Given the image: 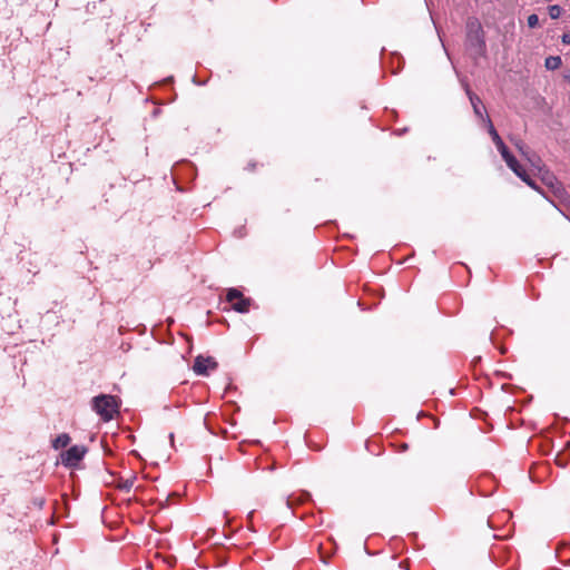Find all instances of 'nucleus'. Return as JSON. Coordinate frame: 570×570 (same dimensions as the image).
<instances>
[{
	"label": "nucleus",
	"instance_id": "1",
	"mask_svg": "<svg viewBox=\"0 0 570 570\" xmlns=\"http://www.w3.org/2000/svg\"><path fill=\"white\" fill-rule=\"evenodd\" d=\"M91 407L102 421L109 422L119 412V402L114 395L100 394L91 400Z\"/></svg>",
	"mask_w": 570,
	"mask_h": 570
},
{
	"label": "nucleus",
	"instance_id": "2",
	"mask_svg": "<svg viewBox=\"0 0 570 570\" xmlns=\"http://www.w3.org/2000/svg\"><path fill=\"white\" fill-rule=\"evenodd\" d=\"M466 41L470 48L476 50L479 55H483L485 50L484 32L478 20H471L466 24Z\"/></svg>",
	"mask_w": 570,
	"mask_h": 570
},
{
	"label": "nucleus",
	"instance_id": "3",
	"mask_svg": "<svg viewBox=\"0 0 570 570\" xmlns=\"http://www.w3.org/2000/svg\"><path fill=\"white\" fill-rule=\"evenodd\" d=\"M87 453L85 445H72L60 454L61 463L66 468H76Z\"/></svg>",
	"mask_w": 570,
	"mask_h": 570
},
{
	"label": "nucleus",
	"instance_id": "4",
	"mask_svg": "<svg viewBox=\"0 0 570 570\" xmlns=\"http://www.w3.org/2000/svg\"><path fill=\"white\" fill-rule=\"evenodd\" d=\"M539 173L542 183L551 189V191L557 196L561 197L564 194V188L562 184L558 180L556 175L548 169L539 167Z\"/></svg>",
	"mask_w": 570,
	"mask_h": 570
},
{
	"label": "nucleus",
	"instance_id": "5",
	"mask_svg": "<svg viewBox=\"0 0 570 570\" xmlns=\"http://www.w3.org/2000/svg\"><path fill=\"white\" fill-rule=\"evenodd\" d=\"M464 89L473 108L474 115L487 126L485 118L489 117V115L487 114L485 107L483 106L481 98L471 91L468 83H464Z\"/></svg>",
	"mask_w": 570,
	"mask_h": 570
},
{
	"label": "nucleus",
	"instance_id": "6",
	"mask_svg": "<svg viewBox=\"0 0 570 570\" xmlns=\"http://www.w3.org/2000/svg\"><path fill=\"white\" fill-rule=\"evenodd\" d=\"M218 366L214 357L198 355L193 365V370L197 375H208L209 370H216Z\"/></svg>",
	"mask_w": 570,
	"mask_h": 570
},
{
	"label": "nucleus",
	"instance_id": "7",
	"mask_svg": "<svg viewBox=\"0 0 570 570\" xmlns=\"http://www.w3.org/2000/svg\"><path fill=\"white\" fill-rule=\"evenodd\" d=\"M487 129H488V132L489 135L491 136L498 151L500 153L501 157L502 156H507V154L509 153V149L508 147L505 146V144L503 142V140L501 139V137L499 136L497 129L494 128L493 124H492V120L490 117H487Z\"/></svg>",
	"mask_w": 570,
	"mask_h": 570
},
{
	"label": "nucleus",
	"instance_id": "8",
	"mask_svg": "<svg viewBox=\"0 0 570 570\" xmlns=\"http://www.w3.org/2000/svg\"><path fill=\"white\" fill-rule=\"evenodd\" d=\"M507 166L518 176L522 177V171H525L524 168L519 164L515 157L509 151L507 156H502Z\"/></svg>",
	"mask_w": 570,
	"mask_h": 570
},
{
	"label": "nucleus",
	"instance_id": "9",
	"mask_svg": "<svg viewBox=\"0 0 570 570\" xmlns=\"http://www.w3.org/2000/svg\"><path fill=\"white\" fill-rule=\"evenodd\" d=\"M250 299L246 297H240L236 302L232 303L233 309L238 313H247L249 311Z\"/></svg>",
	"mask_w": 570,
	"mask_h": 570
},
{
	"label": "nucleus",
	"instance_id": "10",
	"mask_svg": "<svg viewBox=\"0 0 570 570\" xmlns=\"http://www.w3.org/2000/svg\"><path fill=\"white\" fill-rule=\"evenodd\" d=\"M69 443L70 436L67 433H61L52 441V448L59 450L66 448Z\"/></svg>",
	"mask_w": 570,
	"mask_h": 570
},
{
	"label": "nucleus",
	"instance_id": "11",
	"mask_svg": "<svg viewBox=\"0 0 570 570\" xmlns=\"http://www.w3.org/2000/svg\"><path fill=\"white\" fill-rule=\"evenodd\" d=\"M562 60L559 56H549L546 58L544 67L548 70H557L561 67Z\"/></svg>",
	"mask_w": 570,
	"mask_h": 570
},
{
	"label": "nucleus",
	"instance_id": "12",
	"mask_svg": "<svg viewBox=\"0 0 570 570\" xmlns=\"http://www.w3.org/2000/svg\"><path fill=\"white\" fill-rule=\"evenodd\" d=\"M513 144L515 148L520 151V154L524 156L530 163H532V165H534V161L529 155V148L527 147V145L522 140H514Z\"/></svg>",
	"mask_w": 570,
	"mask_h": 570
},
{
	"label": "nucleus",
	"instance_id": "13",
	"mask_svg": "<svg viewBox=\"0 0 570 570\" xmlns=\"http://www.w3.org/2000/svg\"><path fill=\"white\" fill-rule=\"evenodd\" d=\"M522 177H519L522 181H524L529 187L532 189L541 193L539 186L535 184V181L528 175L527 171H522Z\"/></svg>",
	"mask_w": 570,
	"mask_h": 570
},
{
	"label": "nucleus",
	"instance_id": "14",
	"mask_svg": "<svg viewBox=\"0 0 570 570\" xmlns=\"http://www.w3.org/2000/svg\"><path fill=\"white\" fill-rule=\"evenodd\" d=\"M244 295L242 294V292H239L238 289L236 288H230L228 289V293H227V301L229 303H234L236 302L237 299H239L240 297H243Z\"/></svg>",
	"mask_w": 570,
	"mask_h": 570
},
{
	"label": "nucleus",
	"instance_id": "15",
	"mask_svg": "<svg viewBox=\"0 0 570 570\" xmlns=\"http://www.w3.org/2000/svg\"><path fill=\"white\" fill-rule=\"evenodd\" d=\"M562 13V8L558 4H552L549 7V16L551 19H558Z\"/></svg>",
	"mask_w": 570,
	"mask_h": 570
},
{
	"label": "nucleus",
	"instance_id": "16",
	"mask_svg": "<svg viewBox=\"0 0 570 570\" xmlns=\"http://www.w3.org/2000/svg\"><path fill=\"white\" fill-rule=\"evenodd\" d=\"M527 22L529 28H535L539 24V17L535 13H532L528 17Z\"/></svg>",
	"mask_w": 570,
	"mask_h": 570
},
{
	"label": "nucleus",
	"instance_id": "17",
	"mask_svg": "<svg viewBox=\"0 0 570 570\" xmlns=\"http://www.w3.org/2000/svg\"><path fill=\"white\" fill-rule=\"evenodd\" d=\"M561 40L564 45H570V31L564 32L561 37Z\"/></svg>",
	"mask_w": 570,
	"mask_h": 570
},
{
	"label": "nucleus",
	"instance_id": "18",
	"mask_svg": "<svg viewBox=\"0 0 570 570\" xmlns=\"http://www.w3.org/2000/svg\"><path fill=\"white\" fill-rule=\"evenodd\" d=\"M169 439H170L171 444H174V433L169 434Z\"/></svg>",
	"mask_w": 570,
	"mask_h": 570
}]
</instances>
